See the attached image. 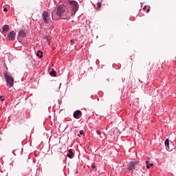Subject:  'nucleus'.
Instances as JSON below:
<instances>
[{
    "instance_id": "nucleus-1",
    "label": "nucleus",
    "mask_w": 176,
    "mask_h": 176,
    "mask_svg": "<svg viewBox=\"0 0 176 176\" xmlns=\"http://www.w3.org/2000/svg\"><path fill=\"white\" fill-rule=\"evenodd\" d=\"M56 15L58 16V17L64 19H69L70 17L69 12L64 4L59 5L56 10L52 12V19H54V16Z\"/></svg>"
},
{
    "instance_id": "nucleus-2",
    "label": "nucleus",
    "mask_w": 176,
    "mask_h": 176,
    "mask_svg": "<svg viewBox=\"0 0 176 176\" xmlns=\"http://www.w3.org/2000/svg\"><path fill=\"white\" fill-rule=\"evenodd\" d=\"M45 24L48 28L46 32V34H47V35L45 36L46 40L47 41L48 44L50 45L52 36L50 34H52V32L50 31V30H52V20L50 19V17L49 16V12H45Z\"/></svg>"
},
{
    "instance_id": "nucleus-3",
    "label": "nucleus",
    "mask_w": 176,
    "mask_h": 176,
    "mask_svg": "<svg viewBox=\"0 0 176 176\" xmlns=\"http://www.w3.org/2000/svg\"><path fill=\"white\" fill-rule=\"evenodd\" d=\"M142 166L141 164H140V162L138 161H131L126 166V170L128 171H134V170H136V171H138V170H141V168Z\"/></svg>"
},
{
    "instance_id": "nucleus-4",
    "label": "nucleus",
    "mask_w": 176,
    "mask_h": 176,
    "mask_svg": "<svg viewBox=\"0 0 176 176\" xmlns=\"http://www.w3.org/2000/svg\"><path fill=\"white\" fill-rule=\"evenodd\" d=\"M4 78L7 82V86L10 88L12 87L14 83V80L13 79V77L12 76V75L8 73H5Z\"/></svg>"
},
{
    "instance_id": "nucleus-5",
    "label": "nucleus",
    "mask_w": 176,
    "mask_h": 176,
    "mask_svg": "<svg viewBox=\"0 0 176 176\" xmlns=\"http://www.w3.org/2000/svg\"><path fill=\"white\" fill-rule=\"evenodd\" d=\"M67 5L69 8H72L74 14L78 12V9H79V4H78V2L69 0L67 1Z\"/></svg>"
},
{
    "instance_id": "nucleus-6",
    "label": "nucleus",
    "mask_w": 176,
    "mask_h": 176,
    "mask_svg": "<svg viewBox=\"0 0 176 176\" xmlns=\"http://www.w3.org/2000/svg\"><path fill=\"white\" fill-rule=\"evenodd\" d=\"M7 38L9 41H14L16 38V32H14V31H12L9 33Z\"/></svg>"
},
{
    "instance_id": "nucleus-7",
    "label": "nucleus",
    "mask_w": 176,
    "mask_h": 176,
    "mask_svg": "<svg viewBox=\"0 0 176 176\" xmlns=\"http://www.w3.org/2000/svg\"><path fill=\"white\" fill-rule=\"evenodd\" d=\"M73 116H74V118H75V119H79V118H80V116H82V111H80L79 110L74 111Z\"/></svg>"
},
{
    "instance_id": "nucleus-8",
    "label": "nucleus",
    "mask_w": 176,
    "mask_h": 176,
    "mask_svg": "<svg viewBox=\"0 0 176 176\" xmlns=\"http://www.w3.org/2000/svg\"><path fill=\"white\" fill-rule=\"evenodd\" d=\"M8 30H9V25H4L2 30V34H3L4 36H6V34L8 33Z\"/></svg>"
},
{
    "instance_id": "nucleus-9",
    "label": "nucleus",
    "mask_w": 176,
    "mask_h": 176,
    "mask_svg": "<svg viewBox=\"0 0 176 176\" xmlns=\"http://www.w3.org/2000/svg\"><path fill=\"white\" fill-rule=\"evenodd\" d=\"M19 36H21L22 38H24L27 36V34L25 33V30H21L19 32Z\"/></svg>"
},
{
    "instance_id": "nucleus-10",
    "label": "nucleus",
    "mask_w": 176,
    "mask_h": 176,
    "mask_svg": "<svg viewBox=\"0 0 176 176\" xmlns=\"http://www.w3.org/2000/svg\"><path fill=\"white\" fill-rule=\"evenodd\" d=\"M36 55L39 58H42L43 57V52L42 51H38Z\"/></svg>"
},
{
    "instance_id": "nucleus-11",
    "label": "nucleus",
    "mask_w": 176,
    "mask_h": 176,
    "mask_svg": "<svg viewBox=\"0 0 176 176\" xmlns=\"http://www.w3.org/2000/svg\"><path fill=\"white\" fill-rule=\"evenodd\" d=\"M170 144V140H168V139H166L165 140V145L166 146H167V151L170 150V146H168Z\"/></svg>"
},
{
    "instance_id": "nucleus-12",
    "label": "nucleus",
    "mask_w": 176,
    "mask_h": 176,
    "mask_svg": "<svg viewBox=\"0 0 176 176\" xmlns=\"http://www.w3.org/2000/svg\"><path fill=\"white\" fill-rule=\"evenodd\" d=\"M69 153L67 154V156L70 158L72 159V156H74V153L72 152V149L69 150Z\"/></svg>"
},
{
    "instance_id": "nucleus-13",
    "label": "nucleus",
    "mask_w": 176,
    "mask_h": 176,
    "mask_svg": "<svg viewBox=\"0 0 176 176\" xmlns=\"http://www.w3.org/2000/svg\"><path fill=\"white\" fill-rule=\"evenodd\" d=\"M149 161H146V168H150L153 166V164H148Z\"/></svg>"
},
{
    "instance_id": "nucleus-14",
    "label": "nucleus",
    "mask_w": 176,
    "mask_h": 176,
    "mask_svg": "<svg viewBox=\"0 0 176 176\" xmlns=\"http://www.w3.org/2000/svg\"><path fill=\"white\" fill-rule=\"evenodd\" d=\"M50 75L51 76H56V71H54V69H52V71L50 72Z\"/></svg>"
},
{
    "instance_id": "nucleus-15",
    "label": "nucleus",
    "mask_w": 176,
    "mask_h": 176,
    "mask_svg": "<svg viewBox=\"0 0 176 176\" xmlns=\"http://www.w3.org/2000/svg\"><path fill=\"white\" fill-rule=\"evenodd\" d=\"M97 6H98V9H100L101 8V2H98Z\"/></svg>"
},
{
    "instance_id": "nucleus-16",
    "label": "nucleus",
    "mask_w": 176,
    "mask_h": 176,
    "mask_svg": "<svg viewBox=\"0 0 176 176\" xmlns=\"http://www.w3.org/2000/svg\"><path fill=\"white\" fill-rule=\"evenodd\" d=\"M0 100L1 101H5V97L4 96H0Z\"/></svg>"
},
{
    "instance_id": "nucleus-17",
    "label": "nucleus",
    "mask_w": 176,
    "mask_h": 176,
    "mask_svg": "<svg viewBox=\"0 0 176 176\" xmlns=\"http://www.w3.org/2000/svg\"><path fill=\"white\" fill-rule=\"evenodd\" d=\"M75 42V41L74 40H70V43L72 44V45H74V43Z\"/></svg>"
},
{
    "instance_id": "nucleus-18",
    "label": "nucleus",
    "mask_w": 176,
    "mask_h": 176,
    "mask_svg": "<svg viewBox=\"0 0 176 176\" xmlns=\"http://www.w3.org/2000/svg\"><path fill=\"white\" fill-rule=\"evenodd\" d=\"M97 134L100 135L101 134V131L100 130L96 131Z\"/></svg>"
},
{
    "instance_id": "nucleus-19",
    "label": "nucleus",
    "mask_w": 176,
    "mask_h": 176,
    "mask_svg": "<svg viewBox=\"0 0 176 176\" xmlns=\"http://www.w3.org/2000/svg\"><path fill=\"white\" fill-rule=\"evenodd\" d=\"M42 16H43V20H45V12H43Z\"/></svg>"
},
{
    "instance_id": "nucleus-20",
    "label": "nucleus",
    "mask_w": 176,
    "mask_h": 176,
    "mask_svg": "<svg viewBox=\"0 0 176 176\" xmlns=\"http://www.w3.org/2000/svg\"><path fill=\"white\" fill-rule=\"evenodd\" d=\"M3 12H8V8H4Z\"/></svg>"
},
{
    "instance_id": "nucleus-21",
    "label": "nucleus",
    "mask_w": 176,
    "mask_h": 176,
    "mask_svg": "<svg viewBox=\"0 0 176 176\" xmlns=\"http://www.w3.org/2000/svg\"><path fill=\"white\" fill-rule=\"evenodd\" d=\"M80 134L82 135V134H83V131H80Z\"/></svg>"
},
{
    "instance_id": "nucleus-22",
    "label": "nucleus",
    "mask_w": 176,
    "mask_h": 176,
    "mask_svg": "<svg viewBox=\"0 0 176 176\" xmlns=\"http://www.w3.org/2000/svg\"><path fill=\"white\" fill-rule=\"evenodd\" d=\"M146 12H147V13H149V9H148Z\"/></svg>"
},
{
    "instance_id": "nucleus-23",
    "label": "nucleus",
    "mask_w": 176,
    "mask_h": 176,
    "mask_svg": "<svg viewBox=\"0 0 176 176\" xmlns=\"http://www.w3.org/2000/svg\"><path fill=\"white\" fill-rule=\"evenodd\" d=\"M96 168V166H94L92 165V168Z\"/></svg>"
}]
</instances>
